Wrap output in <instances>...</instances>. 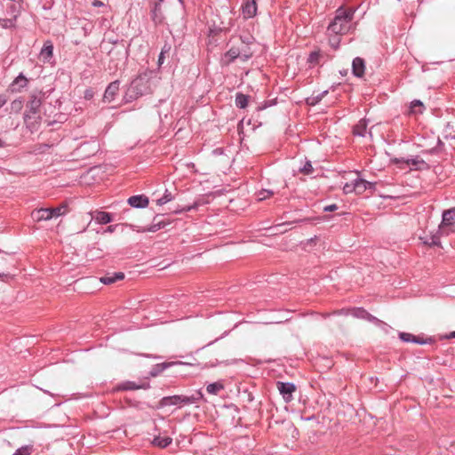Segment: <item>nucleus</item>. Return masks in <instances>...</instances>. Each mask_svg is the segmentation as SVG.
<instances>
[{
	"label": "nucleus",
	"mask_w": 455,
	"mask_h": 455,
	"mask_svg": "<svg viewBox=\"0 0 455 455\" xmlns=\"http://www.w3.org/2000/svg\"><path fill=\"white\" fill-rule=\"evenodd\" d=\"M152 74L153 71L146 70L139 74L138 76L132 81L124 96L126 102H132L143 95L152 93L150 83Z\"/></svg>",
	"instance_id": "1"
},
{
	"label": "nucleus",
	"mask_w": 455,
	"mask_h": 455,
	"mask_svg": "<svg viewBox=\"0 0 455 455\" xmlns=\"http://www.w3.org/2000/svg\"><path fill=\"white\" fill-rule=\"evenodd\" d=\"M355 10L353 8L339 7L333 20L330 22L327 32L330 34L345 35L351 28Z\"/></svg>",
	"instance_id": "2"
},
{
	"label": "nucleus",
	"mask_w": 455,
	"mask_h": 455,
	"mask_svg": "<svg viewBox=\"0 0 455 455\" xmlns=\"http://www.w3.org/2000/svg\"><path fill=\"white\" fill-rule=\"evenodd\" d=\"M203 398V394L200 391H196L191 395H171L163 397L159 403L162 407L177 405L182 407L185 405L196 403Z\"/></svg>",
	"instance_id": "3"
},
{
	"label": "nucleus",
	"mask_w": 455,
	"mask_h": 455,
	"mask_svg": "<svg viewBox=\"0 0 455 455\" xmlns=\"http://www.w3.org/2000/svg\"><path fill=\"white\" fill-rule=\"evenodd\" d=\"M454 225H455V207L443 212L442 221L438 227L439 234L449 235L451 233L455 232Z\"/></svg>",
	"instance_id": "4"
},
{
	"label": "nucleus",
	"mask_w": 455,
	"mask_h": 455,
	"mask_svg": "<svg viewBox=\"0 0 455 455\" xmlns=\"http://www.w3.org/2000/svg\"><path fill=\"white\" fill-rule=\"evenodd\" d=\"M42 92H32L29 100L27 103L28 113L25 114V119L31 118L33 116L39 114L42 105Z\"/></svg>",
	"instance_id": "5"
},
{
	"label": "nucleus",
	"mask_w": 455,
	"mask_h": 455,
	"mask_svg": "<svg viewBox=\"0 0 455 455\" xmlns=\"http://www.w3.org/2000/svg\"><path fill=\"white\" fill-rule=\"evenodd\" d=\"M276 387L285 403L293 400V393L296 391V386L291 382H276Z\"/></svg>",
	"instance_id": "6"
},
{
	"label": "nucleus",
	"mask_w": 455,
	"mask_h": 455,
	"mask_svg": "<svg viewBox=\"0 0 455 455\" xmlns=\"http://www.w3.org/2000/svg\"><path fill=\"white\" fill-rule=\"evenodd\" d=\"M259 0H243L242 4V15L244 20L251 19L256 16Z\"/></svg>",
	"instance_id": "7"
},
{
	"label": "nucleus",
	"mask_w": 455,
	"mask_h": 455,
	"mask_svg": "<svg viewBox=\"0 0 455 455\" xmlns=\"http://www.w3.org/2000/svg\"><path fill=\"white\" fill-rule=\"evenodd\" d=\"M352 315L356 318L365 319L371 323H375L376 325L385 324L381 320L371 315L368 311H366L363 307H355L352 309Z\"/></svg>",
	"instance_id": "8"
},
{
	"label": "nucleus",
	"mask_w": 455,
	"mask_h": 455,
	"mask_svg": "<svg viewBox=\"0 0 455 455\" xmlns=\"http://www.w3.org/2000/svg\"><path fill=\"white\" fill-rule=\"evenodd\" d=\"M399 338L403 342H412L420 345L428 344L433 341L431 338L424 339L422 337L415 336L409 332H399Z\"/></svg>",
	"instance_id": "9"
},
{
	"label": "nucleus",
	"mask_w": 455,
	"mask_h": 455,
	"mask_svg": "<svg viewBox=\"0 0 455 455\" xmlns=\"http://www.w3.org/2000/svg\"><path fill=\"white\" fill-rule=\"evenodd\" d=\"M28 84V78L20 73L10 84L9 90L12 92H20Z\"/></svg>",
	"instance_id": "10"
},
{
	"label": "nucleus",
	"mask_w": 455,
	"mask_h": 455,
	"mask_svg": "<svg viewBox=\"0 0 455 455\" xmlns=\"http://www.w3.org/2000/svg\"><path fill=\"white\" fill-rule=\"evenodd\" d=\"M355 181V194L362 195L366 190H375L376 183L367 181L363 179H356Z\"/></svg>",
	"instance_id": "11"
},
{
	"label": "nucleus",
	"mask_w": 455,
	"mask_h": 455,
	"mask_svg": "<svg viewBox=\"0 0 455 455\" xmlns=\"http://www.w3.org/2000/svg\"><path fill=\"white\" fill-rule=\"evenodd\" d=\"M127 202L130 206L134 208H146L149 204L148 197L145 195L132 196L128 198Z\"/></svg>",
	"instance_id": "12"
},
{
	"label": "nucleus",
	"mask_w": 455,
	"mask_h": 455,
	"mask_svg": "<svg viewBox=\"0 0 455 455\" xmlns=\"http://www.w3.org/2000/svg\"><path fill=\"white\" fill-rule=\"evenodd\" d=\"M365 71V61L363 58L356 57L352 62V73L356 77H363Z\"/></svg>",
	"instance_id": "13"
},
{
	"label": "nucleus",
	"mask_w": 455,
	"mask_h": 455,
	"mask_svg": "<svg viewBox=\"0 0 455 455\" xmlns=\"http://www.w3.org/2000/svg\"><path fill=\"white\" fill-rule=\"evenodd\" d=\"M119 85L120 82L118 80H116L108 85L104 92V100L106 101L111 102L112 100H114L115 96L117 94L119 91Z\"/></svg>",
	"instance_id": "14"
},
{
	"label": "nucleus",
	"mask_w": 455,
	"mask_h": 455,
	"mask_svg": "<svg viewBox=\"0 0 455 455\" xmlns=\"http://www.w3.org/2000/svg\"><path fill=\"white\" fill-rule=\"evenodd\" d=\"M31 217L36 222H40L43 220H50L51 213L49 208H40L34 210L31 212Z\"/></svg>",
	"instance_id": "15"
},
{
	"label": "nucleus",
	"mask_w": 455,
	"mask_h": 455,
	"mask_svg": "<svg viewBox=\"0 0 455 455\" xmlns=\"http://www.w3.org/2000/svg\"><path fill=\"white\" fill-rule=\"evenodd\" d=\"M150 385L148 382H142L141 384H137L133 381H125L119 385L118 388L120 390H137V389H148Z\"/></svg>",
	"instance_id": "16"
},
{
	"label": "nucleus",
	"mask_w": 455,
	"mask_h": 455,
	"mask_svg": "<svg viewBox=\"0 0 455 455\" xmlns=\"http://www.w3.org/2000/svg\"><path fill=\"white\" fill-rule=\"evenodd\" d=\"M53 56V44L51 41H46L40 52V57L45 62H49Z\"/></svg>",
	"instance_id": "17"
},
{
	"label": "nucleus",
	"mask_w": 455,
	"mask_h": 455,
	"mask_svg": "<svg viewBox=\"0 0 455 455\" xmlns=\"http://www.w3.org/2000/svg\"><path fill=\"white\" fill-rule=\"evenodd\" d=\"M124 278V274L122 272H116L114 274H108L102 277H100V282L104 284H112L116 281L123 280Z\"/></svg>",
	"instance_id": "18"
},
{
	"label": "nucleus",
	"mask_w": 455,
	"mask_h": 455,
	"mask_svg": "<svg viewBox=\"0 0 455 455\" xmlns=\"http://www.w3.org/2000/svg\"><path fill=\"white\" fill-rule=\"evenodd\" d=\"M51 220L65 215L68 212V206L63 203L57 207L49 208Z\"/></svg>",
	"instance_id": "19"
},
{
	"label": "nucleus",
	"mask_w": 455,
	"mask_h": 455,
	"mask_svg": "<svg viewBox=\"0 0 455 455\" xmlns=\"http://www.w3.org/2000/svg\"><path fill=\"white\" fill-rule=\"evenodd\" d=\"M92 218L100 224H108L113 220L111 214L106 212H96Z\"/></svg>",
	"instance_id": "20"
},
{
	"label": "nucleus",
	"mask_w": 455,
	"mask_h": 455,
	"mask_svg": "<svg viewBox=\"0 0 455 455\" xmlns=\"http://www.w3.org/2000/svg\"><path fill=\"white\" fill-rule=\"evenodd\" d=\"M172 443V438L169 436L162 437L160 435L155 436V438L152 441V444L154 446L159 447V448H166Z\"/></svg>",
	"instance_id": "21"
},
{
	"label": "nucleus",
	"mask_w": 455,
	"mask_h": 455,
	"mask_svg": "<svg viewBox=\"0 0 455 455\" xmlns=\"http://www.w3.org/2000/svg\"><path fill=\"white\" fill-rule=\"evenodd\" d=\"M322 58L323 53L320 50L311 52L307 58V63L310 67H315L320 63Z\"/></svg>",
	"instance_id": "22"
},
{
	"label": "nucleus",
	"mask_w": 455,
	"mask_h": 455,
	"mask_svg": "<svg viewBox=\"0 0 455 455\" xmlns=\"http://www.w3.org/2000/svg\"><path fill=\"white\" fill-rule=\"evenodd\" d=\"M156 217L154 218V222L152 225H150L148 228H143L141 229H138L137 231L138 232H156L165 227V225H166L165 222H164V221L156 222Z\"/></svg>",
	"instance_id": "23"
},
{
	"label": "nucleus",
	"mask_w": 455,
	"mask_h": 455,
	"mask_svg": "<svg viewBox=\"0 0 455 455\" xmlns=\"http://www.w3.org/2000/svg\"><path fill=\"white\" fill-rule=\"evenodd\" d=\"M367 129V121L365 119H361L357 124L354 126L353 132L355 135L363 137L366 133Z\"/></svg>",
	"instance_id": "24"
},
{
	"label": "nucleus",
	"mask_w": 455,
	"mask_h": 455,
	"mask_svg": "<svg viewBox=\"0 0 455 455\" xmlns=\"http://www.w3.org/2000/svg\"><path fill=\"white\" fill-rule=\"evenodd\" d=\"M249 96L242 92L235 94V106L239 108H245L249 103Z\"/></svg>",
	"instance_id": "25"
},
{
	"label": "nucleus",
	"mask_w": 455,
	"mask_h": 455,
	"mask_svg": "<svg viewBox=\"0 0 455 455\" xmlns=\"http://www.w3.org/2000/svg\"><path fill=\"white\" fill-rule=\"evenodd\" d=\"M241 52L236 47H231L225 54L226 63L229 64L236 58L240 57Z\"/></svg>",
	"instance_id": "26"
},
{
	"label": "nucleus",
	"mask_w": 455,
	"mask_h": 455,
	"mask_svg": "<svg viewBox=\"0 0 455 455\" xmlns=\"http://www.w3.org/2000/svg\"><path fill=\"white\" fill-rule=\"evenodd\" d=\"M224 389V385L220 381L213 382L206 387V391L211 395H218Z\"/></svg>",
	"instance_id": "27"
},
{
	"label": "nucleus",
	"mask_w": 455,
	"mask_h": 455,
	"mask_svg": "<svg viewBox=\"0 0 455 455\" xmlns=\"http://www.w3.org/2000/svg\"><path fill=\"white\" fill-rule=\"evenodd\" d=\"M424 109H425L424 104L419 100H414L411 103L410 112L411 114H414V115L421 114V113H423Z\"/></svg>",
	"instance_id": "28"
},
{
	"label": "nucleus",
	"mask_w": 455,
	"mask_h": 455,
	"mask_svg": "<svg viewBox=\"0 0 455 455\" xmlns=\"http://www.w3.org/2000/svg\"><path fill=\"white\" fill-rule=\"evenodd\" d=\"M171 363H162L156 364L151 371H149V375L151 377H156L160 373H162L167 367H169Z\"/></svg>",
	"instance_id": "29"
},
{
	"label": "nucleus",
	"mask_w": 455,
	"mask_h": 455,
	"mask_svg": "<svg viewBox=\"0 0 455 455\" xmlns=\"http://www.w3.org/2000/svg\"><path fill=\"white\" fill-rule=\"evenodd\" d=\"M392 163H394L395 164H406L407 165L416 166L419 164H424V161L423 160H418V159L395 158V159L392 160Z\"/></svg>",
	"instance_id": "30"
},
{
	"label": "nucleus",
	"mask_w": 455,
	"mask_h": 455,
	"mask_svg": "<svg viewBox=\"0 0 455 455\" xmlns=\"http://www.w3.org/2000/svg\"><path fill=\"white\" fill-rule=\"evenodd\" d=\"M173 199L174 196H172V194L166 189L163 196L156 200V204L161 206L172 201Z\"/></svg>",
	"instance_id": "31"
},
{
	"label": "nucleus",
	"mask_w": 455,
	"mask_h": 455,
	"mask_svg": "<svg viewBox=\"0 0 455 455\" xmlns=\"http://www.w3.org/2000/svg\"><path fill=\"white\" fill-rule=\"evenodd\" d=\"M328 35H329V44L331 45V47L332 49L337 50L340 44V37H339L340 35L330 34V33H328Z\"/></svg>",
	"instance_id": "32"
},
{
	"label": "nucleus",
	"mask_w": 455,
	"mask_h": 455,
	"mask_svg": "<svg viewBox=\"0 0 455 455\" xmlns=\"http://www.w3.org/2000/svg\"><path fill=\"white\" fill-rule=\"evenodd\" d=\"M0 26L4 28H12L16 26V16L11 19H0Z\"/></svg>",
	"instance_id": "33"
},
{
	"label": "nucleus",
	"mask_w": 455,
	"mask_h": 455,
	"mask_svg": "<svg viewBox=\"0 0 455 455\" xmlns=\"http://www.w3.org/2000/svg\"><path fill=\"white\" fill-rule=\"evenodd\" d=\"M444 236V235H440L437 231L435 235H431L429 240L426 241L425 243L431 245V246H439L441 244L440 237ZM445 236H447L445 235Z\"/></svg>",
	"instance_id": "34"
},
{
	"label": "nucleus",
	"mask_w": 455,
	"mask_h": 455,
	"mask_svg": "<svg viewBox=\"0 0 455 455\" xmlns=\"http://www.w3.org/2000/svg\"><path fill=\"white\" fill-rule=\"evenodd\" d=\"M314 172L311 161L307 160L302 167L299 168V172L304 175H310Z\"/></svg>",
	"instance_id": "35"
},
{
	"label": "nucleus",
	"mask_w": 455,
	"mask_h": 455,
	"mask_svg": "<svg viewBox=\"0 0 455 455\" xmlns=\"http://www.w3.org/2000/svg\"><path fill=\"white\" fill-rule=\"evenodd\" d=\"M32 452V446L26 445L19 448L12 455H30Z\"/></svg>",
	"instance_id": "36"
},
{
	"label": "nucleus",
	"mask_w": 455,
	"mask_h": 455,
	"mask_svg": "<svg viewBox=\"0 0 455 455\" xmlns=\"http://www.w3.org/2000/svg\"><path fill=\"white\" fill-rule=\"evenodd\" d=\"M23 107V101L21 100H14L11 103V109L16 113H19Z\"/></svg>",
	"instance_id": "37"
},
{
	"label": "nucleus",
	"mask_w": 455,
	"mask_h": 455,
	"mask_svg": "<svg viewBox=\"0 0 455 455\" xmlns=\"http://www.w3.org/2000/svg\"><path fill=\"white\" fill-rule=\"evenodd\" d=\"M171 47L167 44H165L163 48H162V51L158 56V66H162L164 61V55L165 53H168L169 51H170Z\"/></svg>",
	"instance_id": "38"
},
{
	"label": "nucleus",
	"mask_w": 455,
	"mask_h": 455,
	"mask_svg": "<svg viewBox=\"0 0 455 455\" xmlns=\"http://www.w3.org/2000/svg\"><path fill=\"white\" fill-rule=\"evenodd\" d=\"M274 195V192L267 189H262L258 193V199L259 201L265 200Z\"/></svg>",
	"instance_id": "39"
},
{
	"label": "nucleus",
	"mask_w": 455,
	"mask_h": 455,
	"mask_svg": "<svg viewBox=\"0 0 455 455\" xmlns=\"http://www.w3.org/2000/svg\"><path fill=\"white\" fill-rule=\"evenodd\" d=\"M343 191L345 194H350L355 192V181H352L351 183H346L343 187Z\"/></svg>",
	"instance_id": "40"
},
{
	"label": "nucleus",
	"mask_w": 455,
	"mask_h": 455,
	"mask_svg": "<svg viewBox=\"0 0 455 455\" xmlns=\"http://www.w3.org/2000/svg\"><path fill=\"white\" fill-rule=\"evenodd\" d=\"M338 209H339L338 205L335 204H332L325 206L323 208V212H334V211H336Z\"/></svg>",
	"instance_id": "41"
},
{
	"label": "nucleus",
	"mask_w": 455,
	"mask_h": 455,
	"mask_svg": "<svg viewBox=\"0 0 455 455\" xmlns=\"http://www.w3.org/2000/svg\"><path fill=\"white\" fill-rule=\"evenodd\" d=\"M8 101V96L5 94H0V108H3Z\"/></svg>",
	"instance_id": "42"
},
{
	"label": "nucleus",
	"mask_w": 455,
	"mask_h": 455,
	"mask_svg": "<svg viewBox=\"0 0 455 455\" xmlns=\"http://www.w3.org/2000/svg\"><path fill=\"white\" fill-rule=\"evenodd\" d=\"M195 208H196V206H195V205H192V206H188V207H186V208H183V209H182V210H180V211L176 210V211H174V212H177V213H178V212H189V211H191V210H193V209H195Z\"/></svg>",
	"instance_id": "43"
},
{
	"label": "nucleus",
	"mask_w": 455,
	"mask_h": 455,
	"mask_svg": "<svg viewBox=\"0 0 455 455\" xmlns=\"http://www.w3.org/2000/svg\"><path fill=\"white\" fill-rule=\"evenodd\" d=\"M93 5H95V6H102L103 3L101 1H100V0H96V1H94Z\"/></svg>",
	"instance_id": "44"
},
{
	"label": "nucleus",
	"mask_w": 455,
	"mask_h": 455,
	"mask_svg": "<svg viewBox=\"0 0 455 455\" xmlns=\"http://www.w3.org/2000/svg\"><path fill=\"white\" fill-rule=\"evenodd\" d=\"M447 339H455V331H451L447 337Z\"/></svg>",
	"instance_id": "45"
},
{
	"label": "nucleus",
	"mask_w": 455,
	"mask_h": 455,
	"mask_svg": "<svg viewBox=\"0 0 455 455\" xmlns=\"http://www.w3.org/2000/svg\"><path fill=\"white\" fill-rule=\"evenodd\" d=\"M115 228H116V226H109V227H108V229H107V230H108V232H113V231L115 230Z\"/></svg>",
	"instance_id": "46"
},
{
	"label": "nucleus",
	"mask_w": 455,
	"mask_h": 455,
	"mask_svg": "<svg viewBox=\"0 0 455 455\" xmlns=\"http://www.w3.org/2000/svg\"><path fill=\"white\" fill-rule=\"evenodd\" d=\"M251 54H244V55L243 56V60H247L249 58H251Z\"/></svg>",
	"instance_id": "47"
},
{
	"label": "nucleus",
	"mask_w": 455,
	"mask_h": 455,
	"mask_svg": "<svg viewBox=\"0 0 455 455\" xmlns=\"http://www.w3.org/2000/svg\"><path fill=\"white\" fill-rule=\"evenodd\" d=\"M4 142L0 139V148H4Z\"/></svg>",
	"instance_id": "48"
},
{
	"label": "nucleus",
	"mask_w": 455,
	"mask_h": 455,
	"mask_svg": "<svg viewBox=\"0 0 455 455\" xmlns=\"http://www.w3.org/2000/svg\"><path fill=\"white\" fill-rule=\"evenodd\" d=\"M6 276L4 274H0V277Z\"/></svg>",
	"instance_id": "49"
},
{
	"label": "nucleus",
	"mask_w": 455,
	"mask_h": 455,
	"mask_svg": "<svg viewBox=\"0 0 455 455\" xmlns=\"http://www.w3.org/2000/svg\"><path fill=\"white\" fill-rule=\"evenodd\" d=\"M180 4H183V0H178Z\"/></svg>",
	"instance_id": "50"
},
{
	"label": "nucleus",
	"mask_w": 455,
	"mask_h": 455,
	"mask_svg": "<svg viewBox=\"0 0 455 455\" xmlns=\"http://www.w3.org/2000/svg\"><path fill=\"white\" fill-rule=\"evenodd\" d=\"M164 0H159V2H163Z\"/></svg>",
	"instance_id": "51"
}]
</instances>
